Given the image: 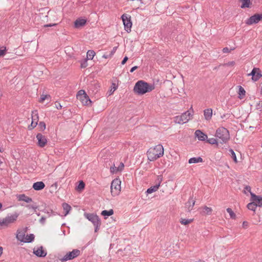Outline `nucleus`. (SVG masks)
<instances>
[{
	"instance_id": "1",
	"label": "nucleus",
	"mask_w": 262,
	"mask_h": 262,
	"mask_svg": "<svg viewBox=\"0 0 262 262\" xmlns=\"http://www.w3.org/2000/svg\"><path fill=\"white\" fill-rule=\"evenodd\" d=\"M154 89V84H149L143 80H139L135 84L134 91L138 95H143L152 91Z\"/></svg>"
},
{
	"instance_id": "2",
	"label": "nucleus",
	"mask_w": 262,
	"mask_h": 262,
	"mask_svg": "<svg viewBox=\"0 0 262 262\" xmlns=\"http://www.w3.org/2000/svg\"><path fill=\"white\" fill-rule=\"evenodd\" d=\"M163 154L164 148L161 144H158L154 148H149L147 152L148 160L150 161L156 160L162 157Z\"/></svg>"
},
{
	"instance_id": "3",
	"label": "nucleus",
	"mask_w": 262,
	"mask_h": 262,
	"mask_svg": "<svg viewBox=\"0 0 262 262\" xmlns=\"http://www.w3.org/2000/svg\"><path fill=\"white\" fill-rule=\"evenodd\" d=\"M215 137L221 140V143H226L230 139L229 132L224 127H220L216 130Z\"/></svg>"
},
{
	"instance_id": "4",
	"label": "nucleus",
	"mask_w": 262,
	"mask_h": 262,
	"mask_svg": "<svg viewBox=\"0 0 262 262\" xmlns=\"http://www.w3.org/2000/svg\"><path fill=\"white\" fill-rule=\"evenodd\" d=\"M84 215L89 221L93 223L95 227V232H97L101 225V221L99 216L94 213H85Z\"/></svg>"
},
{
	"instance_id": "5",
	"label": "nucleus",
	"mask_w": 262,
	"mask_h": 262,
	"mask_svg": "<svg viewBox=\"0 0 262 262\" xmlns=\"http://www.w3.org/2000/svg\"><path fill=\"white\" fill-rule=\"evenodd\" d=\"M18 216V214L15 213L7 216L3 220L0 219V227H7L9 224L14 223L17 220Z\"/></svg>"
},
{
	"instance_id": "6",
	"label": "nucleus",
	"mask_w": 262,
	"mask_h": 262,
	"mask_svg": "<svg viewBox=\"0 0 262 262\" xmlns=\"http://www.w3.org/2000/svg\"><path fill=\"white\" fill-rule=\"evenodd\" d=\"M111 193L113 196L118 195L121 191V181L119 179L113 180L111 186Z\"/></svg>"
},
{
	"instance_id": "7",
	"label": "nucleus",
	"mask_w": 262,
	"mask_h": 262,
	"mask_svg": "<svg viewBox=\"0 0 262 262\" xmlns=\"http://www.w3.org/2000/svg\"><path fill=\"white\" fill-rule=\"evenodd\" d=\"M81 252L78 249H73L72 251L67 253L60 260L62 262L66 261L69 260L73 259L74 258L80 255Z\"/></svg>"
},
{
	"instance_id": "8",
	"label": "nucleus",
	"mask_w": 262,
	"mask_h": 262,
	"mask_svg": "<svg viewBox=\"0 0 262 262\" xmlns=\"http://www.w3.org/2000/svg\"><path fill=\"white\" fill-rule=\"evenodd\" d=\"M123 25L124 26V29L127 32H130L131 28L132 27V22L131 21V16L127 14H123L121 16Z\"/></svg>"
},
{
	"instance_id": "9",
	"label": "nucleus",
	"mask_w": 262,
	"mask_h": 262,
	"mask_svg": "<svg viewBox=\"0 0 262 262\" xmlns=\"http://www.w3.org/2000/svg\"><path fill=\"white\" fill-rule=\"evenodd\" d=\"M190 113L189 111L183 113L180 116H176L174 118V121L176 123L179 124H184L188 121L190 119Z\"/></svg>"
},
{
	"instance_id": "10",
	"label": "nucleus",
	"mask_w": 262,
	"mask_h": 262,
	"mask_svg": "<svg viewBox=\"0 0 262 262\" xmlns=\"http://www.w3.org/2000/svg\"><path fill=\"white\" fill-rule=\"evenodd\" d=\"M260 20H262V13L260 14L256 13L250 16L246 20V23L248 25H251L254 24H257Z\"/></svg>"
},
{
	"instance_id": "11",
	"label": "nucleus",
	"mask_w": 262,
	"mask_h": 262,
	"mask_svg": "<svg viewBox=\"0 0 262 262\" xmlns=\"http://www.w3.org/2000/svg\"><path fill=\"white\" fill-rule=\"evenodd\" d=\"M248 75L252 76V79L254 81L258 80L262 77L261 72L260 70L257 68H254Z\"/></svg>"
},
{
	"instance_id": "12",
	"label": "nucleus",
	"mask_w": 262,
	"mask_h": 262,
	"mask_svg": "<svg viewBox=\"0 0 262 262\" xmlns=\"http://www.w3.org/2000/svg\"><path fill=\"white\" fill-rule=\"evenodd\" d=\"M163 177L161 175L158 176L157 177V183L155 185L150 187V188H148L146 190L147 193H151L154 192L156 191L159 188L160 186V184L161 182L162 181Z\"/></svg>"
},
{
	"instance_id": "13",
	"label": "nucleus",
	"mask_w": 262,
	"mask_h": 262,
	"mask_svg": "<svg viewBox=\"0 0 262 262\" xmlns=\"http://www.w3.org/2000/svg\"><path fill=\"white\" fill-rule=\"evenodd\" d=\"M38 121V116L37 111L32 112V122L30 125H29L28 129L29 130L33 129L37 125Z\"/></svg>"
},
{
	"instance_id": "14",
	"label": "nucleus",
	"mask_w": 262,
	"mask_h": 262,
	"mask_svg": "<svg viewBox=\"0 0 262 262\" xmlns=\"http://www.w3.org/2000/svg\"><path fill=\"white\" fill-rule=\"evenodd\" d=\"M36 139L38 141L37 145L40 147H43L47 143V139L45 136L40 133H38L36 135Z\"/></svg>"
},
{
	"instance_id": "15",
	"label": "nucleus",
	"mask_w": 262,
	"mask_h": 262,
	"mask_svg": "<svg viewBox=\"0 0 262 262\" xmlns=\"http://www.w3.org/2000/svg\"><path fill=\"white\" fill-rule=\"evenodd\" d=\"M251 200L256 204L257 206L262 207V196L256 195L250 192Z\"/></svg>"
},
{
	"instance_id": "16",
	"label": "nucleus",
	"mask_w": 262,
	"mask_h": 262,
	"mask_svg": "<svg viewBox=\"0 0 262 262\" xmlns=\"http://www.w3.org/2000/svg\"><path fill=\"white\" fill-rule=\"evenodd\" d=\"M33 253L39 257H45L47 254V251L43 250L42 246L38 247L37 250L34 249Z\"/></svg>"
},
{
	"instance_id": "17",
	"label": "nucleus",
	"mask_w": 262,
	"mask_h": 262,
	"mask_svg": "<svg viewBox=\"0 0 262 262\" xmlns=\"http://www.w3.org/2000/svg\"><path fill=\"white\" fill-rule=\"evenodd\" d=\"M86 23V19L82 18H78L74 22V27L75 28H80L85 25Z\"/></svg>"
},
{
	"instance_id": "18",
	"label": "nucleus",
	"mask_w": 262,
	"mask_h": 262,
	"mask_svg": "<svg viewBox=\"0 0 262 262\" xmlns=\"http://www.w3.org/2000/svg\"><path fill=\"white\" fill-rule=\"evenodd\" d=\"M195 136L200 141H205L207 139V135L200 130H196L195 132Z\"/></svg>"
},
{
	"instance_id": "19",
	"label": "nucleus",
	"mask_w": 262,
	"mask_h": 262,
	"mask_svg": "<svg viewBox=\"0 0 262 262\" xmlns=\"http://www.w3.org/2000/svg\"><path fill=\"white\" fill-rule=\"evenodd\" d=\"M33 188L35 190H40L45 187V184L43 182H37L33 184Z\"/></svg>"
},
{
	"instance_id": "20",
	"label": "nucleus",
	"mask_w": 262,
	"mask_h": 262,
	"mask_svg": "<svg viewBox=\"0 0 262 262\" xmlns=\"http://www.w3.org/2000/svg\"><path fill=\"white\" fill-rule=\"evenodd\" d=\"M17 198L19 201H24L26 203H30L32 202L31 198L26 195L25 194H19L17 196Z\"/></svg>"
},
{
	"instance_id": "21",
	"label": "nucleus",
	"mask_w": 262,
	"mask_h": 262,
	"mask_svg": "<svg viewBox=\"0 0 262 262\" xmlns=\"http://www.w3.org/2000/svg\"><path fill=\"white\" fill-rule=\"evenodd\" d=\"M204 115L206 120H209L211 119L212 115V110L211 108L205 109L204 111Z\"/></svg>"
},
{
	"instance_id": "22",
	"label": "nucleus",
	"mask_w": 262,
	"mask_h": 262,
	"mask_svg": "<svg viewBox=\"0 0 262 262\" xmlns=\"http://www.w3.org/2000/svg\"><path fill=\"white\" fill-rule=\"evenodd\" d=\"M79 100L85 105H91L92 103V101L88 95L83 96L82 98H80V99Z\"/></svg>"
},
{
	"instance_id": "23",
	"label": "nucleus",
	"mask_w": 262,
	"mask_h": 262,
	"mask_svg": "<svg viewBox=\"0 0 262 262\" xmlns=\"http://www.w3.org/2000/svg\"><path fill=\"white\" fill-rule=\"evenodd\" d=\"M195 201L193 200L189 199L186 203V207L187 208L188 211L190 212L192 209V207L194 205Z\"/></svg>"
},
{
	"instance_id": "24",
	"label": "nucleus",
	"mask_w": 262,
	"mask_h": 262,
	"mask_svg": "<svg viewBox=\"0 0 262 262\" xmlns=\"http://www.w3.org/2000/svg\"><path fill=\"white\" fill-rule=\"evenodd\" d=\"M238 98L240 99H243L246 95V91L244 89L241 85L238 86Z\"/></svg>"
},
{
	"instance_id": "25",
	"label": "nucleus",
	"mask_w": 262,
	"mask_h": 262,
	"mask_svg": "<svg viewBox=\"0 0 262 262\" xmlns=\"http://www.w3.org/2000/svg\"><path fill=\"white\" fill-rule=\"evenodd\" d=\"M25 233L24 232L21 231H17V233L16 235V238L18 241H20V242H24L25 241Z\"/></svg>"
},
{
	"instance_id": "26",
	"label": "nucleus",
	"mask_w": 262,
	"mask_h": 262,
	"mask_svg": "<svg viewBox=\"0 0 262 262\" xmlns=\"http://www.w3.org/2000/svg\"><path fill=\"white\" fill-rule=\"evenodd\" d=\"M203 159L200 157H193V158H191L190 159H189L188 163L189 164L196 163H199V162H203Z\"/></svg>"
},
{
	"instance_id": "27",
	"label": "nucleus",
	"mask_w": 262,
	"mask_h": 262,
	"mask_svg": "<svg viewBox=\"0 0 262 262\" xmlns=\"http://www.w3.org/2000/svg\"><path fill=\"white\" fill-rule=\"evenodd\" d=\"M114 214V210L113 209H110L109 210H103L101 213V214L103 216H104V218L106 219V216H111L112 215H113Z\"/></svg>"
},
{
	"instance_id": "28",
	"label": "nucleus",
	"mask_w": 262,
	"mask_h": 262,
	"mask_svg": "<svg viewBox=\"0 0 262 262\" xmlns=\"http://www.w3.org/2000/svg\"><path fill=\"white\" fill-rule=\"evenodd\" d=\"M62 207L65 211L64 215H67L70 212V211L71 209V207L70 205H69L68 204L66 203H63L62 204Z\"/></svg>"
},
{
	"instance_id": "29",
	"label": "nucleus",
	"mask_w": 262,
	"mask_h": 262,
	"mask_svg": "<svg viewBox=\"0 0 262 262\" xmlns=\"http://www.w3.org/2000/svg\"><path fill=\"white\" fill-rule=\"evenodd\" d=\"M25 238L24 243H31L34 241L35 236L33 234H30L27 235L26 237Z\"/></svg>"
},
{
	"instance_id": "30",
	"label": "nucleus",
	"mask_w": 262,
	"mask_h": 262,
	"mask_svg": "<svg viewBox=\"0 0 262 262\" xmlns=\"http://www.w3.org/2000/svg\"><path fill=\"white\" fill-rule=\"evenodd\" d=\"M242 4L241 6L242 8H249L251 4L250 0H241Z\"/></svg>"
},
{
	"instance_id": "31",
	"label": "nucleus",
	"mask_w": 262,
	"mask_h": 262,
	"mask_svg": "<svg viewBox=\"0 0 262 262\" xmlns=\"http://www.w3.org/2000/svg\"><path fill=\"white\" fill-rule=\"evenodd\" d=\"M247 207L249 210L255 211L257 206L256 204L252 201V202L248 203Z\"/></svg>"
},
{
	"instance_id": "32",
	"label": "nucleus",
	"mask_w": 262,
	"mask_h": 262,
	"mask_svg": "<svg viewBox=\"0 0 262 262\" xmlns=\"http://www.w3.org/2000/svg\"><path fill=\"white\" fill-rule=\"evenodd\" d=\"M85 187V183L83 181H80L78 186L76 187V190L78 191L82 190Z\"/></svg>"
},
{
	"instance_id": "33",
	"label": "nucleus",
	"mask_w": 262,
	"mask_h": 262,
	"mask_svg": "<svg viewBox=\"0 0 262 262\" xmlns=\"http://www.w3.org/2000/svg\"><path fill=\"white\" fill-rule=\"evenodd\" d=\"M95 55V52L92 50H90L87 52V58L89 59H92Z\"/></svg>"
},
{
	"instance_id": "34",
	"label": "nucleus",
	"mask_w": 262,
	"mask_h": 262,
	"mask_svg": "<svg viewBox=\"0 0 262 262\" xmlns=\"http://www.w3.org/2000/svg\"><path fill=\"white\" fill-rule=\"evenodd\" d=\"M203 212L207 215L210 214L211 213V212L212 211V209L210 207H208L206 206H205L203 207Z\"/></svg>"
},
{
	"instance_id": "35",
	"label": "nucleus",
	"mask_w": 262,
	"mask_h": 262,
	"mask_svg": "<svg viewBox=\"0 0 262 262\" xmlns=\"http://www.w3.org/2000/svg\"><path fill=\"white\" fill-rule=\"evenodd\" d=\"M229 151L230 153L231 156L232 158L233 159L234 162L235 163H237V158H236L235 153L234 152L233 150L232 149L230 148V149H229Z\"/></svg>"
},
{
	"instance_id": "36",
	"label": "nucleus",
	"mask_w": 262,
	"mask_h": 262,
	"mask_svg": "<svg viewBox=\"0 0 262 262\" xmlns=\"http://www.w3.org/2000/svg\"><path fill=\"white\" fill-rule=\"evenodd\" d=\"M227 212L228 213H229L230 216V217L232 219H235V217H236V215L234 213V212L232 211V210L230 208H228L227 209Z\"/></svg>"
},
{
	"instance_id": "37",
	"label": "nucleus",
	"mask_w": 262,
	"mask_h": 262,
	"mask_svg": "<svg viewBox=\"0 0 262 262\" xmlns=\"http://www.w3.org/2000/svg\"><path fill=\"white\" fill-rule=\"evenodd\" d=\"M85 95L86 96L87 94L85 93V91L84 90H80L78 91L77 94V99H80V98H82V96Z\"/></svg>"
},
{
	"instance_id": "38",
	"label": "nucleus",
	"mask_w": 262,
	"mask_h": 262,
	"mask_svg": "<svg viewBox=\"0 0 262 262\" xmlns=\"http://www.w3.org/2000/svg\"><path fill=\"white\" fill-rule=\"evenodd\" d=\"M192 220H188V219H181L180 221V223L184 225H186L192 222Z\"/></svg>"
},
{
	"instance_id": "39",
	"label": "nucleus",
	"mask_w": 262,
	"mask_h": 262,
	"mask_svg": "<svg viewBox=\"0 0 262 262\" xmlns=\"http://www.w3.org/2000/svg\"><path fill=\"white\" fill-rule=\"evenodd\" d=\"M207 142L210 144H217V139L215 138H209V139H207Z\"/></svg>"
},
{
	"instance_id": "40",
	"label": "nucleus",
	"mask_w": 262,
	"mask_h": 262,
	"mask_svg": "<svg viewBox=\"0 0 262 262\" xmlns=\"http://www.w3.org/2000/svg\"><path fill=\"white\" fill-rule=\"evenodd\" d=\"M118 85H116L115 83H113L112 84L111 89L110 91V95L113 94L114 91L117 89Z\"/></svg>"
},
{
	"instance_id": "41",
	"label": "nucleus",
	"mask_w": 262,
	"mask_h": 262,
	"mask_svg": "<svg viewBox=\"0 0 262 262\" xmlns=\"http://www.w3.org/2000/svg\"><path fill=\"white\" fill-rule=\"evenodd\" d=\"M38 126L40 130L43 131L46 129V125L45 122L40 121L38 124Z\"/></svg>"
},
{
	"instance_id": "42",
	"label": "nucleus",
	"mask_w": 262,
	"mask_h": 262,
	"mask_svg": "<svg viewBox=\"0 0 262 262\" xmlns=\"http://www.w3.org/2000/svg\"><path fill=\"white\" fill-rule=\"evenodd\" d=\"M50 98V96L49 95H42L40 98L39 102H43L46 99H48Z\"/></svg>"
},
{
	"instance_id": "43",
	"label": "nucleus",
	"mask_w": 262,
	"mask_h": 262,
	"mask_svg": "<svg viewBox=\"0 0 262 262\" xmlns=\"http://www.w3.org/2000/svg\"><path fill=\"white\" fill-rule=\"evenodd\" d=\"M7 51L6 48L2 47L0 48V57L3 56L5 55Z\"/></svg>"
},
{
	"instance_id": "44",
	"label": "nucleus",
	"mask_w": 262,
	"mask_h": 262,
	"mask_svg": "<svg viewBox=\"0 0 262 262\" xmlns=\"http://www.w3.org/2000/svg\"><path fill=\"white\" fill-rule=\"evenodd\" d=\"M88 59H85L81 62V68H85L88 66Z\"/></svg>"
},
{
	"instance_id": "45",
	"label": "nucleus",
	"mask_w": 262,
	"mask_h": 262,
	"mask_svg": "<svg viewBox=\"0 0 262 262\" xmlns=\"http://www.w3.org/2000/svg\"><path fill=\"white\" fill-rule=\"evenodd\" d=\"M26 207L28 209H33L34 210V212L36 211V209L38 208V206L36 205H27Z\"/></svg>"
},
{
	"instance_id": "46",
	"label": "nucleus",
	"mask_w": 262,
	"mask_h": 262,
	"mask_svg": "<svg viewBox=\"0 0 262 262\" xmlns=\"http://www.w3.org/2000/svg\"><path fill=\"white\" fill-rule=\"evenodd\" d=\"M256 108L260 111H262V101H259L256 105Z\"/></svg>"
},
{
	"instance_id": "47",
	"label": "nucleus",
	"mask_w": 262,
	"mask_h": 262,
	"mask_svg": "<svg viewBox=\"0 0 262 262\" xmlns=\"http://www.w3.org/2000/svg\"><path fill=\"white\" fill-rule=\"evenodd\" d=\"M116 169H117V167H115V164H113V166H111L110 168V171L112 173H117L118 171H117Z\"/></svg>"
},
{
	"instance_id": "48",
	"label": "nucleus",
	"mask_w": 262,
	"mask_h": 262,
	"mask_svg": "<svg viewBox=\"0 0 262 262\" xmlns=\"http://www.w3.org/2000/svg\"><path fill=\"white\" fill-rule=\"evenodd\" d=\"M124 167V165L122 162H121L120 163V165L118 167H117V169H116L117 171H121Z\"/></svg>"
},
{
	"instance_id": "49",
	"label": "nucleus",
	"mask_w": 262,
	"mask_h": 262,
	"mask_svg": "<svg viewBox=\"0 0 262 262\" xmlns=\"http://www.w3.org/2000/svg\"><path fill=\"white\" fill-rule=\"evenodd\" d=\"M234 49L233 48V49H231L230 50L227 48V47H225L224 48H223V52L224 53H229L230 52L231 50H233Z\"/></svg>"
},
{
	"instance_id": "50",
	"label": "nucleus",
	"mask_w": 262,
	"mask_h": 262,
	"mask_svg": "<svg viewBox=\"0 0 262 262\" xmlns=\"http://www.w3.org/2000/svg\"><path fill=\"white\" fill-rule=\"evenodd\" d=\"M57 25V24H46L43 26V28H47V27H51L53 26H56Z\"/></svg>"
},
{
	"instance_id": "51",
	"label": "nucleus",
	"mask_w": 262,
	"mask_h": 262,
	"mask_svg": "<svg viewBox=\"0 0 262 262\" xmlns=\"http://www.w3.org/2000/svg\"><path fill=\"white\" fill-rule=\"evenodd\" d=\"M46 219L45 217L42 216L41 219L39 220L40 223H41V224H44L46 222Z\"/></svg>"
},
{
	"instance_id": "52",
	"label": "nucleus",
	"mask_w": 262,
	"mask_h": 262,
	"mask_svg": "<svg viewBox=\"0 0 262 262\" xmlns=\"http://www.w3.org/2000/svg\"><path fill=\"white\" fill-rule=\"evenodd\" d=\"M128 59V57L127 56H125L124 57V58L123 59L122 62H121V64H124L126 62V61H127Z\"/></svg>"
},
{
	"instance_id": "53",
	"label": "nucleus",
	"mask_w": 262,
	"mask_h": 262,
	"mask_svg": "<svg viewBox=\"0 0 262 262\" xmlns=\"http://www.w3.org/2000/svg\"><path fill=\"white\" fill-rule=\"evenodd\" d=\"M56 107L58 110L61 109L62 106L60 105V104L57 102H56L55 103Z\"/></svg>"
},
{
	"instance_id": "54",
	"label": "nucleus",
	"mask_w": 262,
	"mask_h": 262,
	"mask_svg": "<svg viewBox=\"0 0 262 262\" xmlns=\"http://www.w3.org/2000/svg\"><path fill=\"white\" fill-rule=\"evenodd\" d=\"M245 189V190H247L248 191V192H249L250 193L251 191V187L250 186H246L244 188Z\"/></svg>"
},
{
	"instance_id": "55",
	"label": "nucleus",
	"mask_w": 262,
	"mask_h": 262,
	"mask_svg": "<svg viewBox=\"0 0 262 262\" xmlns=\"http://www.w3.org/2000/svg\"><path fill=\"white\" fill-rule=\"evenodd\" d=\"M138 68V66H134V67H132L131 68V69L130 70V72L133 73L135 70H136Z\"/></svg>"
},
{
	"instance_id": "56",
	"label": "nucleus",
	"mask_w": 262,
	"mask_h": 262,
	"mask_svg": "<svg viewBox=\"0 0 262 262\" xmlns=\"http://www.w3.org/2000/svg\"><path fill=\"white\" fill-rule=\"evenodd\" d=\"M117 47H114L112 51H111V55H113L116 51Z\"/></svg>"
},
{
	"instance_id": "57",
	"label": "nucleus",
	"mask_w": 262,
	"mask_h": 262,
	"mask_svg": "<svg viewBox=\"0 0 262 262\" xmlns=\"http://www.w3.org/2000/svg\"><path fill=\"white\" fill-rule=\"evenodd\" d=\"M28 230V227H25V228L23 229V230H22L23 232H24L25 233H26V232H27Z\"/></svg>"
},
{
	"instance_id": "58",
	"label": "nucleus",
	"mask_w": 262,
	"mask_h": 262,
	"mask_svg": "<svg viewBox=\"0 0 262 262\" xmlns=\"http://www.w3.org/2000/svg\"><path fill=\"white\" fill-rule=\"evenodd\" d=\"M50 213H52L53 215H55L56 214H57V213L55 212V211H54L53 210L51 209L50 210Z\"/></svg>"
},
{
	"instance_id": "59",
	"label": "nucleus",
	"mask_w": 262,
	"mask_h": 262,
	"mask_svg": "<svg viewBox=\"0 0 262 262\" xmlns=\"http://www.w3.org/2000/svg\"><path fill=\"white\" fill-rule=\"evenodd\" d=\"M50 213H52L53 215H55L56 214H57V213L55 212V211H54L53 210L51 209L50 210Z\"/></svg>"
},
{
	"instance_id": "60",
	"label": "nucleus",
	"mask_w": 262,
	"mask_h": 262,
	"mask_svg": "<svg viewBox=\"0 0 262 262\" xmlns=\"http://www.w3.org/2000/svg\"><path fill=\"white\" fill-rule=\"evenodd\" d=\"M3 253V248L0 246V256Z\"/></svg>"
},
{
	"instance_id": "61",
	"label": "nucleus",
	"mask_w": 262,
	"mask_h": 262,
	"mask_svg": "<svg viewBox=\"0 0 262 262\" xmlns=\"http://www.w3.org/2000/svg\"><path fill=\"white\" fill-rule=\"evenodd\" d=\"M247 224L248 223L247 222H243V226H247Z\"/></svg>"
},
{
	"instance_id": "62",
	"label": "nucleus",
	"mask_w": 262,
	"mask_h": 262,
	"mask_svg": "<svg viewBox=\"0 0 262 262\" xmlns=\"http://www.w3.org/2000/svg\"><path fill=\"white\" fill-rule=\"evenodd\" d=\"M226 116L225 114H224L223 115L221 116L222 118H224Z\"/></svg>"
},
{
	"instance_id": "63",
	"label": "nucleus",
	"mask_w": 262,
	"mask_h": 262,
	"mask_svg": "<svg viewBox=\"0 0 262 262\" xmlns=\"http://www.w3.org/2000/svg\"><path fill=\"white\" fill-rule=\"evenodd\" d=\"M103 57L105 58H107V56H105V55H103Z\"/></svg>"
},
{
	"instance_id": "64",
	"label": "nucleus",
	"mask_w": 262,
	"mask_h": 262,
	"mask_svg": "<svg viewBox=\"0 0 262 262\" xmlns=\"http://www.w3.org/2000/svg\"><path fill=\"white\" fill-rule=\"evenodd\" d=\"M2 204L1 203H0V209L2 208Z\"/></svg>"
}]
</instances>
